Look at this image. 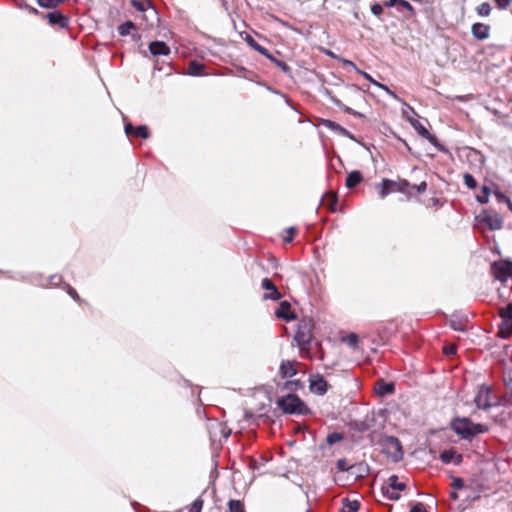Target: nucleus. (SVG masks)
Instances as JSON below:
<instances>
[{"mask_svg": "<svg viewBox=\"0 0 512 512\" xmlns=\"http://www.w3.org/2000/svg\"><path fill=\"white\" fill-rule=\"evenodd\" d=\"M427 189L426 181H421L418 184H411L406 179L391 180L384 178L379 187L378 193L381 198L393 192L405 194L407 197H412L417 194H422Z\"/></svg>", "mask_w": 512, "mask_h": 512, "instance_id": "1", "label": "nucleus"}, {"mask_svg": "<svg viewBox=\"0 0 512 512\" xmlns=\"http://www.w3.org/2000/svg\"><path fill=\"white\" fill-rule=\"evenodd\" d=\"M451 427L457 435L465 440H470L478 434L486 433L489 431L488 426L474 423L466 417L455 418L451 423Z\"/></svg>", "mask_w": 512, "mask_h": 512, "instance_id": "2", "label": "nucleus"}, {"mask_svg": "<svg viewBox=\"0 0 512 512\" xmlns=\"http://www.w3.org/2000/svg\"><path fill=\"white\" fill-rule=\"evenodd\" d=\"M278 407L286 414L306 415L310 409L295 394H288L277 400Z\"/></svg>", "mask_w": 512, "mask_h": 512, "instance_id": "3", "label": "nucleus"}, {"mask_svg": "<svg viewBox=\"0 0 512 512\" xmlns=\"http://www.w3.org/2000/svg\"><path fill=\"white\" fill-rule=\"evenodd\" d=\"M314 323L312 319H303L298 324L295 341L297 342L301 352H308L313 339Z\"/></svg>", "mask_w": 512, "mask_h": 512, "instance_id": "4", "label": "nucleus"}, {"mask_svg": "<svg viewBox=\"0 0 512 512\" xmlns=\"http://www.w3.org/2000/svg\"><path fill=\"white\" fill-rule=\"evenodd\" d=\"M383 452L394 462H398L403 457L401 443L396 437L393 436H389L384 440Z\"/></svg>", "mask_w": 512, "mask_h": 512, "instance_id": "5", "label": "nucleus"}, {"mask_svg": "<svg viewBox=\"0 0 512 512\" xmlns=\"http://www.w3.org/2000/svg\"><path fill=\"white\" fill-rule=\"evenodd\" d=\"M476 219L479 223L487 225L490 230H500L503 227L502 216L490 210H482Z\"/></svg>", "mask_w": 512, "mask_h": 512, "instance_id": "6", "label": "nucleus"}, {"mask_svg": "<svg viewBox=\"0 0 512 512\" xmlns=\"http://www.w3.org/2000/svg\"><path fill=\"white\" fill-rule=\"evenodd\" d=\"M491 387L487 385H481L474 397V403L478 409L487 410L494 405L491 401Z\"/></svg>", "mask_w": 512, "mask_h": 512, "instance_id": "7", "label": "nucleus"}, {"mask_svg": "<svg viewBox=\"0 0 512 512\" xmlns=\"http://www.w3.org/2000/svg\"><path fill=\"white\" fill-rule=\"evenodd\" d=\"M492 273L494 277L501 281L506 282L509 278L512 279V262L511 261H498L492 264Z\"/></svg>", "mask_w": 512, "mask_h": 512, "instance_id": "8", "label": "nucleus"}, {"mask_svg": "<svg viewBox=\"0 0 512 512\" xmlns=\"http://www.w3.org/2000/svg\"><path fill=\"white\" fill-rule=\"evenodd\" d=\"M329 388L328 382L320 374H314L309 377V389L316 395H324Z\"/></svg>", "mask_w": 512, "mask_h": 512, "instance_id": "9", "label": "nucleus"}, {"mask_svg": "<svg viewBox=\"0 0 512 512\" xmlns=\"http://www.w3.org/2000/svg\"><path fill=\"white\" fill-rule=\"evenodd\" d=\"M261 286L267 291L263 296L264 299L279 300L282 297V294L271 279L264 278L261 282Z\"/></svg>", "mask_w": 512, "mask_h": 512, "instance_id": "10", "label": "nucleus"}, {"mask_svg": "<svg viewBox=\"0 0 512 512\" xmlns=\"http://www.w3.org/2000/svg\"><path fill=\"white\" fill-rule=\"evenodd\" d=\"M48 23L51 26H58L59 28H67L69 24V19L60 11L49 12L45 15Z\"/></svg>", "mask_w": 512, "mask_h": 512, "instance_id": "11", "label": "nucleus"}, {"mask_svg": "<svg viewBox=\"0 0 512 512\" xmlns=\"http://www.w3.org/2000/svg\"><path fill=\"white\" fill-rule=\"evenodd\" d=\"M439 458L445 464L454 463L455 465H459L463 461V455L453 448L442 451Z\"/></svg>", "mask_w": 512, "mask_h": 512, "instance_id": "12", "label": "nucleus"}, {"mask_svg": "<svg viewBox=\"0 0 512 512\" xmlns=\"http://www.w3.org/2000/svg\"><path fill=\"white\" fill-rule=\"evenodd\" d=\"M127 136L147 139L149 137V129L146 125L134 127L131 123H126L124 127Z\"/></svg>", "mask_w": 512, "mask_h": 512, "instance_id": "13", "label": "nucleus"}, {"mask_svg": "<svg viewBox=\"0 0 512 512\" xmlns=\"http://www.w3.org/2000/svg\"><path fill=\"white\" fill-rule=\"evenodd\" d=\"M471 33L477 40H485L490 35V26L484 23H474L471 27Z\"/></svg>", "mask_w": 512, "mask_h": 512, "instance_id": "14", "label": "nucleus"}, {"mask_svg": "<svg viewBox=\"0 0 512 512\" xmlns=\"http://www.w3.org/2000/svg\"><path fill=\"white\" fill-rule=\"evenodd\" d=\"M149 51L153 56H168L170 47L163 41H153L149 44Z\"/></svg>", "mask_w": 512, "mask_h": 512, "instance_id": "15", "label": "nucleus"}, {"mask_svg": "<svg viewBox=\"0 0 512 512\" xmlns=\"http://www.w3.org/2000/svg\"><path fill=\"white\" fill-rule=\"evenodd\" d=\"M275 315L277 318L284 319L286 321L295 319V315L291 311V305L288 301H282L280 303L279 307L275 311Z\"/></svg>", "mask_w": 512, "mask_h": 512, "instance_id": "16", "label": "nucleus"}, {"mask_svg": "<svg viewBox=\"0 0 512 512\" xmlns=\"http://www.w3.org/2000/svg\"><path fill=\"white\" fill-rule=\"evenodd\" d=\"M299 363L297 361H290V360H286V361H282L281 365H280V374L282 376V378H290V377H293L294 375L297 374V365Z\"/></svg>", "mask_w": 512, "mask_h": 512, "instance_id": "17", "label": "nucleus"}, {"mask_svg": "<svg viewBox=\"0 0 512 512\" xmlns=\"http://www.w3.org/2000/svg\"><path fill=\"white\" fill-rule=\"evenodd\" d=\"M206 66L196 60L190 61L186 73L190 76H201L204 74Z\"/></svg>", "mask_w": 512, "mask_h": 512, "instance_id": "18", "label": "nucleus"}, {"mask_svg": "<svg viewBox=\"0 0 512 512\" xmlns=\"http://www.w3.org/2000/svg\"><path fill=\"white\" fill-rule=\"evenodd\" d=\"M338 198L333 192L326 193L322 198V205L325 206L329 211L335 212L337 209Z\"/></svg>", "mask_w": 512, "mask_h": 512, "instance_id": "19", "label": "nucleus"}, {"mask_svg": "<svg viewBox=\"0 0 512 512\" xmlns=\"http://www.w3.org/2000/svg\"><path fill=\"white\" fill-rule=\"evenodd\" d=\"M497 336L501 339H507L512 336V321L502 320L498 325Z\"/></svg>", "mask_w": 512, "mask_h": 512, "instance_id": "20", "label": "nucleus"}, {"mask_svg": "<svg viewBox=\"0 0 512 512\" xmlns=\"http://www.w3.org/2000/svg\"><path fill=\"white\" fill-rule=\"evenodd\" d=\"M360 507V503L357 500H350L343 498L341 500V508L339 512H357Z\"/></svg>", "mask_w": 512, "mask_h": 512, "instance_id": "21", "label": "nucleus"}, {"mask_svg": "<svg viewBox=\"0 0 512 512\" xmlns=\"http://www.w3.org/2000/svg\"><path fill=\"white\" fill-rule=\"evenodd\" d=\"M362 180V174L359 171L355 170L347 175L345 185L348 189H352L356 187Z\"/></svg>", "mask_w": 512, "mask_h": 512, "instance_id": "22", "label": "nucleus"}, {"mask_svg": "<svg viewBox=\"0 0 512 512\" xmlns=\"http://www.w3.org/2000/svg\"><path fill=\"white\" fill-rule=\"evenodd\" d=\"M244 40L255 51L263 56H268V49L256 42V40L249 34H246Z\"/></svg>", "mask_w": 512, "mask_h": 512, "instance_id": "23", "label": "nucleus"}, {"mask_svg": "<svg viewBox=\"0 0 512 512\" xmlns=\"http://www.w3.org/2000/svg\"><path fill=\"white\" fill-rule=\"evenodd\" d=\"M377 385V393L381 396L392 394L394 392V384L387 383L383 379H380L376 383Z\"/></svg>", "mask_w": 512, "mask_h": 512, "instance_id": "24", "label": "nucleus"}, {"mask_svg": "<svg viewBox=\"0 0 512 512\" xmlns=\"http://www.w3.org/2000/svg\"><path fill=\"white\" fill-rule=\"evenodd\" d=\"M357 72L359 74H361L365 79H367L369 82H371L372 84H374L375 86L385 90L389 95H391L393 98L395 99H398L397 95L391 91L387 86L377 82L376 80H374L368 73L360 70V69H357Z\"/></svg>", "mask_w": 512, "mask_h": 512, "instance_id": "25", "label": "nucleus"}, {"mask_svg": "<svg viewBox=\"0 0 512 512\" xmlns=\"http://www.w3.org/2000/svg\"><path fill=\"white\" fill-rule=\"evenodd\" d=\"M411 123L420 136L428 139L431 143L435 142V140H436L435 136L431 135L430 132L421 123H419L418 121L411 122Z\"/></svg>", "mask_w": 512, "mask_h": 512, "instance_id": "26", "label": "nucleus"}, {"mask_svg": "<svg viewBox=\"0 0 512 512\" xmlns=\"http://www.w3.org/2000/svg\"><path fill=\"white\" fill-rule=\"evenodd\" d=\"M385 486H389L390 489L397 490L398 492L404 491L407 487L405 483L398 481V476L395 474L391 475L388 478V482H387V484H385Z\"/></svg>", "mask_w": 512, "mask_h": 512, "instance_id": "27", "label": "nucleus"}, {"mask_svg": "<svg viewBox=\"0 0 512 512\" xmlns=\"http://www.w3.org/2000/svg\"><path fill=\"white\" fill-rule=\"evenodd\" d=\"M492 194V187L483 185L481 187V194L476 195V201L480 204H487L489 202V196Z\"/></svg>", "mask_w": 512, "mask_h": 512, "instance_id": "28", "label": "nucleus"}, {"mask_svg": "<svg viewBox=\"0 0 512 512\" xmlns=\"http://www.w3.org/2000/svg\"><path fill=\"white\" fill-rule=\"evenodd\" d=\"M66 0H37V3L40 7L46 9H54L62 4H64Z\"/></svg>", "mask_w": 512, "mask_h": 512, "instance_id": "29", "label": "nucleus"}, {"mask_svg": "<svg viewBox=\"0 0 512 512\" xmlns=\"http://www.w3.org/2000/svg\"><path fill=\"white\" fill-rule=\"evenodd\" d=\"M265 57L269 59L273 64H275L278 68H280L284 73H289L291 71L290 67L287 65L286 62L276 59L269 51L268 56Z\"/></svg>", "mask_w": 512, "mask_h": 512, "instance_id": "30", "label": "nucleus"}, {"mask_svg": "<svg viewBox=\"0 0 512 512\" xmlns=\"http://www.w3.org/2000/svg\"><path fill=\"white\" fill-rule=\"evenodd\" d=\"M136 25L132 21H126L118 27V32L121 36H127L131 30H135Z\"/></svg>", "mask_w": 512, "mask_h": 512, "instance_id": "31", "label": "nucleus"}, {"mask_svg": "<svg viewBox=\"0 0 512 512\" xmlns=\"http://www.w3.org/2000/svg\"><path fill=\"white\" fill-rule=\"evenodd\" d=\"M229 512H246L242 501L231 499L228 502Z\"/></svg>", "mask_w": 512, "mask_h": 512, "instance_id": "32", "label": "nucleus"}, {"mask_svg": "<svg viewBox=\"0 0 512 512\" xmlns=\"http://www.w3.org/2000/svg\"><path fill=\"white\" fill-rule=\"evenodd\" d=\"M381 492L384 496H386L389 500H398L400 498V494L397 490L390 489L389 486L382 485Z\"/></svg>", "mask_w": 512, "mask_h": 512, "instance_id": "33", "label": "nucleus"}, {"mask_svg": "<svg viewBox=\"0 0 512 512\" xmlns=\"http://www.w3.org/2000/svg\"><path fill=\"white\" fill-rule=\"evenodd\" d=\"M499 316L502 320L512 321V302L499 309Z\"/></svg>", "mask_w": 512, "mask_h": 512, "instance_id": "34", "label": "nucleus"}, {"mask_svg": "<svg viewBox=\"0 0 512 512\" xmlns=\"http://www.w3.org/2000/svg\"><path fill=\"white\" fill-rule=\"evenodd\" d=\"M512 403V389L511 393H506L496 399L493 406H508Z\"/></svg>", "mask_w": 512, "mask_h": 512, "instance_id": "35", "label": "nucleus"}, {"mask_svg": "<svg viewBox=\"0 0 512 512\" xmlns=\"http://www.w3.org/2000/svg\"><path fill=\"white\" fill-rule=\"evenodd\" d=\"M342 341L352 348H357L359 343V337L355 333H350L346 337H343Z\"/></svg>", "mask_w": 512, "mask_h": 512, "instance_id": "36", "label": "nucleus"}, {"mask_svg": "<svg viewBox=\"0 0 512 512\" xmlns=\"http://www.w3.org/2000/svg\"><path fill=\"white\" fill-rule=\"evenodd\" d=\"M476 11L479 16L487 17L491 13V6L488 2H484L477 6Z\"/></svg>", "mask_w": 512, "mask_h": 512, "instance_id": "37", "label": "nucleus"}, {"mask_svg": "<svg viewBox=\"0 0 512 512\" xmlns=\"http://www.w3.org/2000/svg\"><path fill=\"white\" fill-rule=\"evenodd\" d=\"M330 99L331 101L337 106L339 107L340 109H342L344 112L348 113V114H352V115H357V113L351 109L350 107L344 105L338 98H336L335 96H330Z\"/></svg>", "mask_w": 512, "mask_h": 512, "instance_id": "38", "label": "nucleus"}, {"mask_svg": "<svg viewBox=\"0 0 512 512\" xmlns=\"http://www.w3.org/2000/svg\"><path fill=\"white\" fill-rule=\"evenodd\" d=\"M463 181H464V184L469 188V189H475L477 187V181L475 180V178L473 177V175H471L470 173H465L464 176H463Z\"/></svg>", "mask_w": 512, "mask_h": 512, "instance_id": "39", "label": "nucleus"}, {"mask_svg": "<svg viewBox=\"0 0 512 512\" xmlns=\"http://www.w3.org/2000/svg\"><path fill=\"white\" fill-rule=\"evenodd\" d=\"M336 466H337L338 471H340V472H346V471L353 470L354 468H356V465L349 466L346 459H344V458L339 459L336 463Z\"/></svg>", "mask_w": 512, "mask_h": 512, "instance_id": "40", "label": "nucleus"}, {"mask_svg": "<svg viewBox=\"0 0 512 512\" xmlns=\"http://www.w3.org/2000/svg\"><path fill=\"white\" fill-rule=\"evenodd\" d=\"M297 233V229L295 227H289L285 230V235L283 236L284 243H291L294 239V236Z\"/></svg>", "mask_w": 512, "mask_h": 512, "instance_id": "41", "label": "nucleus"}, {"mask_svg": "<svg viewBox=\"0 0 512 512\" xmlns=\"http://www.w3.org/2000/svg\"><path fill=\"white\" fill-rule=\"evenodd\" d=\"M203 504H204V501L201 498L195 499L189 508V512H201L202 508H203Z\"/></svg>", "mask_w": 512, "mask_h": 512, "instance_id": "42", "label": "nucleus"}, {"mask_svg": "<svg viewBox=\"0 0 512 512\" xmlns=\"http://www.w3.org/2000/svg\"><path fill=\"white\" fill-rule=\"evenodd\" d=\"M285 388L289 390H298L303 388V383L300 380L288 381L285 384Z\"/></svg>", "mask_w": 512, "mask_h": 512, "instance_id": "43", "label": "nucleus"}, {"mask_svg": "<svg viewBox=\"0 0 512 512\" xmlns=\"http://www.w3.org/2000/svg\"><path fill=\"white\" fill-rule=\"evenodd\" d=\"M494 196L499 203L509 202V197L500 190V187H497V191H494Z\"/></svg>", "mask_w": 512, "mask_h": 512, "instance_id": "44", "label": "nucleus"}, {"mask_svg": "<svg viewBox=\"0 0 512 512\" xmlns=\"http://www.w3.org/2000/svg\"><path fill=\"white\" fill-rule=\"evenodd\" d=\"M457 352V346L455 344H448L443 347V353L447 356L455 355Z\"/></svg>", "mask_w": 512, "mask_h": 512, "instance_id": "45", "label": "nucleus"}, {"mask_svg": "<svg viewBox=\"0 0 512 512\" xmlns=\"http://www.w3.org/2000/svg\"><path fill=\"white\" fill-rule=\"evenodd\" d=\"M67 293L78 303L82 302V299L80 298L77 291L70 285H67Z\"/></svg>", "mask_w": 512, "mask_h": 512, "instance_id": "46", "label": "nucleus"}, {"mask_svg": "<svg viewBox=\"0 0 512 512\" xmlns=\"http://www.w3.org/2000/svg\"><path fill=\"white\" fill-rule=\"evenodd\" d=\"M131 5L140 12H144L146 10L145 4L140 0H131Z\"/></svg>", "mask_w": 512, "mask_h": 512, "instance_id": "47", "label": "nucleus"}, {"mask_svg": "<svg viewBox=\"0 0 512 512\" xmlns=\"http://www.w3.org/2000/svg\"><path fill=\"white\" fill-rule=\"evenodd\" d=\"M451 486L454 490L462 489L464 487V481L462 478L456 477L453 479Z\"/></svg>", "mask_w": 512, "mask_h": 512, "instance_id": "48", "label": "nucleus"}, {"mask_svg": "<svg viewBox=\"0 0 512 512\" xmlns=\"http://www.w3.org/2000/svg\"><path fill=\"white\" fill-rule=\"evenodd\" d=\"M511 1L512 0H494L496 7L500 10L506 9L510 5Z\"/></svg>", "mask_w": 512, "mask_h": 512, "instance_id": "49", "label": "nucleus"}, {"mask_svg": "<svg viewBox=\"0 0 512 512\" xmlns=\"http://www.w3.org/2000/svg\"><path fill=\"white\" fill-rule=\"evenodd\" d=\"M399 6L403 7L404 9L408 10L411 15L415 14L414 7L406 0H400Z\"/></svg>", "mask_w": 512, "mask_h": 512, "instance_id": "50", "label": "nucleus"}, {"mask_svg": "<svg viewBox=\"0 0 512 512\" xmlns=\"http://www.w3.org/2000/svg\"><path fill=\"white\" fill-rule=\"evenodd\" d=\"M371 12L375 15V16H380L382 13H383V7L382 5H380L379 3H375L371 6Z\"/></svg>", "mask_w": 512, "mask_h": 512, "instance_id": "51", "label": "nucleus"}, {"mask_svg": "<svg viewBox=\"0 0 512 512\" xmlns=\"http://www.w3.org/2000/svg\"><path fill=\"white\" fill-rule=\"evenodd\" d=\"M410 512H428L422 503H416L411 509Z\"/></svg>", "mask_w": 512, "mask_h": 512, "instance_id": "52", "label": "nucleus"}, {"mask_svg": "<svg viewBox=\"0 0 512 512\" xmlns=\"http://www.w3.org/2000/svg\"><path fill=\"white\" fill-rule=\"evenodd\" d=\"M342 439V435L339 434V433H333V434H330L328 437H327V441L329 443H334L336 441H339Z\"/></svg>", "mask_w": 512, "mask_h": 512, "instance_id": "53", "label": "nucleus"}, {"mask_svg": "<svg viewBox=\"0 0 512 512\" xmlns=\"http://www.w3.org/2000/svg\"><path fill=\"white\" fill-rule=\"evenodd\" d=\"M340 61L343 63L344 66H350L352 68H354L356 71H357V66L355 65L354 62L350 61V60H347V59H340Z\"/></svg>", "mask_w": 512, "mask_h": 512, "instance_id": "54", "label": "nucleus"}, {"mask_svg": "<svg viewBox=\"0 0 512 512\" xmlns=\"http://www.w3.org/2000/svg\"><path fill=\"white\" fill-rule=\"evenodd\" d=\"M400 0H387L384 4L386 7H392L395 5H399Z\"/></svg>", "mask_w": 512, "mask_h": 512, "instance_id": "55", "label": "nucleus"}, {"mask_svg": "<svg viewBox=\"0 0 512 512\" xmlns=\"http://www.w3.org/2000/svg\"><path fill=\"white\" fill-rule=\"evenodd\" d=\"M327 126L333 129L339 128L340 126L338 124H335L332 121H327Z\"/></svg>", "mask_w": 512, "mask_h": 512, "instance_id": "56", "label": "nucleus"}, {"mask_svg": "<svg viewBox=\"0 0 512 512\" xmlns=\"http://www.w3.org/2000/svg\"><path fill=\"white\" fill-rule=\"evenodd\" d=\"M349 89L352 90L355 94H357L358 96L361 97V93L359 92V89L356 86H352Z\"/></svg>", "mask_w": 512, "mask_h": 512, "instance_id": "57", "label": "nucleus"}, {"mask_svg": "<svg viewBox=\"0 0 512 512\" xmlns=\"http://www.w3.org/2000/svg\"><path fill=\"white\" fill-rule=\"evenodd\" d=\"M450 498L453 499V500H457L458 499V494L455 491H453V492L450 493Z\"/></svg>", "mask_w": 512, "mask_h": 512, "instance_id": "58", "label": "nucleus"}, {"mask_svg": "<svg viewBox=\"0 0 512 512\" xmlns=\"http://www.w3.org/2000/svg\"><path fill=\"white\" fill-rule=\"evenodd\" d=\"M506 204H507L509 210L512 212V201L510 198H509V202H506Z\"/></svg>", "mask_w": 512, "mask_h": 512, "instance_id": "59", "label": "nucleus"}, {"mask_svg": "<svg viewBox=\"0 0 512 512\" xmlns=\"http://www.w3.org/2000/svg\"><path fill=\"white\" fill-rule=\"evenodd\" d=\"M491 187H492V194H494V191H497V187H499V185L493 184Z\"/></svg>", "mask_w": 512, "mask_h": 512, "instance_id": "60", "label": "nucleus"}, {"mask_svg": "<svg viewBox=\"0 0 512 512\" xmlns=\"http://www.w3.org/2000/svg\"><path fill=\"white\" fill-rule=\"evenodd\" d=\"M511 382H512V380H510V381H507L506 379L504 380V383H505V385H506L507 387H509V385H510V383H511Z\"/></svg>", "mask_w": 512, "mask_h": 512, "instance_id": "61", "label": "nucleus"}, {"mask_svg": "<svg viewBox=\"0 0 512 512\" xmlns=\"http://www.w3.org/2000/svg\"><path fill=\"white\" fill-rule=\"evenodd\" d=\"M30 11L37 13V9H35V8H31Z\"/></svg>", "mask_w": 512, "mask_h": 512, "instance_id": "62", "label": "nucleus"}]
</instances>
